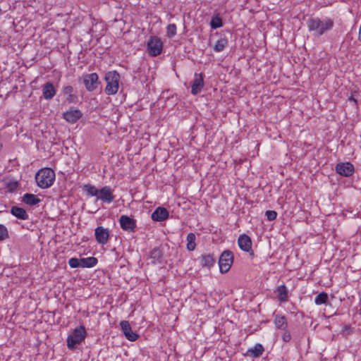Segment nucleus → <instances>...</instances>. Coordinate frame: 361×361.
<instances>
[{
  "label": "nucleus",
  "instance_id": "nucleus-1",
  "mask_svg": "<svg viewBox=\"0 0 361 361\" xmlns=\"http://www.w3.org/2000/svg\"><path fill=\"white\" fill-rule=\"evenodd\" d=\"M308 30L312 32V35L316 37H319L326 32L331 30L334 25V20L329 18H312L307 22Z\"/></svg>",
  "mask_w": 361,
  "mask_h": 361
},
{
  "label": "nucleus",
  "instance_id": "nucleus-2",
  "mask_svg": "<svg viewBox=\"0 0 361 361\" xmlns=\"http://www.w3.org/2000/svg\"><path fill=\"white\" fill-rule=\"evenodd\" d=\"M55 178L54 170L50 168H44L38 171L35 176V180L39 188L46 189L53 185Z\"/></svg>",
  "mask_w": 361,
  "mask_h": 361
},
{
  "label": "nucleus",
  "instance_id": "nucleus-3",
  "mask_svg": "<svg viewBox=\"0 0 361 361\" xmlns=\"http://www.w3.org/2000/svg\"><path fill=\"white\" fill-rule=\"evenodd\" d=\"M106 86L105 92L109 95L117 93L119 87L120 75L115 71H109L105 75Z\"/></svg>",
  "mask_w": 361,
  "mask_h": 361
},
{
  "label": "nucleus",
  "instance_id": "nucleus-4",
  "mask_svg": "<svg viewBox=\"0 0 361 361\" xmlns=\"http://www.w3.org/2000/svg\"><path fill=\"white\" fill-rule=\"evenodd\" d=\"M86 331L84 326H80L75 328L73 334L67 338V346L69 349L73 350L76 345L80 344L86 337Z\"/></svg>",
  "mask_w": 361,
  "mask_h": 361
},
{
  "label": "nucleus",
  "instance_id": "nucleus-5",
  "mask_svg": "<svg viewBox=\"0 0 361 361\" xmlns=\"http://www.w3.org/2000/svg\"><path fill=\"white\" fill-rule=\"evenodd\" d=\"M233 262V255L229 250H225L219 259V266L221 273H226L229 271Z\"/></svg>",
  "mask_w": 361,
  "mask_h": 361
},
{
  "label": "nucleus",
  "instance_id": "nucleus-6",
  "mask_svg": "<svg viewBox=\"0 0 361 361\" xmlns=\"http://www.w3.org/2000/svg\"><path fill=\"white\" fill-rule=\"evenodd\" d=\"M147 49L152 56L159 55L163 49V43L160 38L157 36L150 37L147 42Z\"/></svg>",
  "mask_w": 361,
  "mask_h": 361
},
{
  "label": "nucleus",
  "instance_id": "nucleus-7",
  "mask_svg": "<svg viewBox=\"0 0 361 361\" xmlns=\"http://www.w3.org/2000/svg\"><path fill=\"white\" fill-rule=\"evenodd\" d=\"M82 82L89 92L95 90L99 85V76L96 73L84 74L82 76Z\"/></svg>",
  "mask_w": 361,
  "mask_h": 361
},
{
  "label": "nucleus",
  "instance_id": "nucleus-8",
  "mask_svg": "<svg viewBox=\"0 0 361 361\" xmlns=\"http://www.w3.org/2000/svg\"><path fill=\"white\" fill-rule=\"evenodd\" d=\"M121 228L128 232H135L136 228V220L126 215L121 216L119 219Z\"/></svg>",
  "mask_w": 361,
  "mask_h": 361
},
{
  "label": "nucleus",
  "instance_id": "nucleus-9",
  "mask_svg": "<svg viewBox=\"0 0 361 361\" xmlns=\"http://www.w3.org/2000/svg\"><path fill=\"white\" fill-rule=\"evenodd\" d=\"M204 85V76L202 73H195L194 80L191 86V93L197 95L201 92Z\"/></svg>",
  "mask_w": 361,
  "mask_h": 361
},
{
  "label": "nucleus",
  "instance_id": "nucleus-10",
  "mask_svg": "<svg viewBox=\"0 0 361 361\" xmlns=\"http://www.w3.org/2000/svg\"><path fill=\"white\" fill-rule=\"evenodd\" d=\"M336 172L345 177H349L354 173V166L349 162L339 163L336 166Z\"/></svg>",
  "mask_w": 361,
  "mask_h": 361
},
{
  "label": "nucleus",
  "instance_id": "nucleus-11",
  "mask_svg": "<svg viewBox=\"0 0 361 361\" xmlns=\"http://www.w3.org/2000/svg\"><path fill=\"white\" fill-rule=\"evenodd\" d=\"M120 325L123 334L128 340L130 341H135L137 339L138 335L133 331L128 321H122Z\"/></svg>",
  "mask_w": 361,
  "mask_h": 361
},
{
  "label": "nucleus",
  "instance_id": "nucleus-12",
  "mask_svg": "<svg viewBox=\"0 0 361 361\" xmlns=\"http://www.w3.org/2000/svg\"><path fill=\"white\" fill-rule=\"evenodd\" d=\"M95 238L99 244H105L109 238V232L107 228L102 226H99L95 229Z\"/></svg>",
  "mask_w": 361,
  "mask_h": 361
},
{
  "label": "nucleus",
  "instance_id": "nucleus-13",
  "mask_svg": "<svg viewBox=\"0 0 361 361\" xmlns=\"http://www.w3.org/2000/svg\"><path fill=\"white\" fill-rule=\"evenodd\" d=\"M168 210L161 207L157 208L152 214L151 218L154 221H163L169 218Z\"/></svg>",
  "mask_w": 361,
  "mask_h": 361
},
{
  "label": "nucleus",
  "instance_id": "nucleus-14",
  "mask_svg": "<svg viewBox=\"0 0 361 361\" xmlns=\"http://www.w3.org/2000/svg\"><path fill=\"white\" fill-rule=\"evenodd\" d=\"M82 116V112L78 109H70L63 114V118L71 123H75Z\"/></svg>",
  "mask_w": 361,
  "mask_h": 361
},
{
  "label": "nucleus",
  "instance_id": "nucleus-15",
  "mask_svg": "<svg viewBox=\"0 0 361 361\" xmlns=\"http://www.w3.org/2000/svg\"><path fill=\"white\" fill-rule=\"evenodd\" d=\"M98 198H100L103 202L111 203L114 200V196L112 193L111 188L109 186H104L99 191Z\"/></svg>",
  "mask_w": 361,
  "mask_h": 361
},
{
  "label": "nucleus",
  "instance_id": "nucleus-16",
  "mask_svg": "<svg viewBox=\"0 0 361 361\" xmlns=\"http://www.w3.org/2000/svg\"><path fill=\"white\" fill-rule=\"evenodd\" d=\"M56 93V90L51 82H47L42 86V94L45 99H51L55 96Z\"/></svg>",
  "mask_w": 361,
  "mask_h": 361
},
{
  "label": "nucleus",
  "instance_id": "nucleus-17",
  "mask_svg": "<svg viewBox=\"0 0 361 361\" xmlns=\"http://www.w3.org/2000/svg\"><path fill=\"white\" fill-rule=\"evenodd\" d=\"M264 351V348L263 345L260 343H257L247 350L246 355L251 357H259L263 354Z\"/></svg>",
  "mask_w": 361,
  "mask_h": 361
},
{
  "label": "nucleus",
  "instance_id": "nucleus-18",
  "mask_svg": "<svg viewBox=\"0 0 361 361\" xmlns=\"http://www.w3.org/2000/svg\"><path fill=\"white\" fill-rule=\"evenodd\" d=\"M275 327L278 329H286L288 328L287 319L284 315L276 314L274 319Z\"/></svg>",
  "mask_w": 361,
  "mask_h": 361
},
{
  "label": "nucleus",
  "instance_id": "nucleus-19",
  "mask_svg": "<svg viewBox=\"0 0 361 361\" xmlns=\"http://www.w3.org/2000/svg\"><path fill=\"white\" fill-rule=\"evenodd\" d=\"M11 214L16 218L22 220H27L29 217L27 212L23 208L17 206H13L11 207Z\"/></svg>",
  "mask_w": 361,
  "mask_h": 361
},
{
  "label": "nucleus",
  "instance_id": "nucleus-20",
  "mask_svg": "<svg viewBox=\"0 0 361 361\" xmlns=\"http://www.w3.org/2000/svg\"><path fill=\"white\" fill-rule=\"evenodd\" d=\"M73 90L71 85H66L62 90L63 93L67 95L66 100L69 103H75L78 101V97L73 94Z\"/></svg>",
  "mask_w": 361,
  "mask_h": 361
},
{
  "label": "nucleus",
  "instance_id": "nucleus-21",
  "mask_svg": "<svg viewBox=\"0 0 361 361\" xmlns=\"http://www.w3.org/2000/svg\"><path fill=\"white\" fill-rule=\"evenodd\" d=\"M278 294V300L281 302H284L288 300V291L285 285H281L277 287L276 291Z\"/></svg>",
  "mask_w": 361,
  "mask_h": 361
},
{
  "label": "nucleus",
  "instance_id": "nucleus-22",
  "mask_svg": "<svg viewBox=\"0 0 361 361\" xmlns=\"http://www.w3.org/2000/svg\"><path fill=\"white\" fill-rule=\"evenodd\" d=\"M81 268H92L97 265L98 260L96 257H89L80 258Z\"/></svg>",
  "mask_w": 361,
  "mask_h": 361
},
{
  "label": "nucleus",
  "instance_id": "nucleus-23",
  "mask_svg": "<svg viewBox=\"0 0 361 361\" xmlns=\"http://www.w3.org/2000/svg\"><path fill=\"white\" fill-rule=\"evenodd\" d=\"M22 201L30 206H34L37 204L40 200L34 194L25 193L22 197Z\"/></svg>",
  "mask_w": 361,
  "mask_h": 361
},
{
  "label": "nucleus",
  "instance_id": "nucleus-24",
  "mask_svg": "<svg viewBox=\"0 0 361 361\" xmlns=\"http://www.w3.org/2000/svg\"><path fill=\"white\" fill-rule=\"evenodd\" d=\"M238 243L240 248H251L252 247L251 238L246 234L239 236Z\"/></svg>",
  "mask_w": 361,
  "mask_h": 361
},
{
  "label": "nucleus",
  "instance_id": "nucleus-25",
  "mask_svg": "<svg viewBox=\"0 0 361 361\" xmlns=\"http://www.w3.org/2000/svg\"><path fill=\"white\" fill-rule=\"evenodd\" d=\"M215 263V259L212 255H202L200 259V264L203 267H207L210 269L214 266Z\"/></svg>",
  "mask_w": 361,
  "mask_h": 361
},
{
  "label": "nucleus",
  "instance_id": "nucleus-26",
  "mask_svg": "<svg viewBox=\"0 0 361 361\" xmlns=\"http://www.w3.org/2000/svg\"><path fill=\"white\" fill-rule=\"evenodd\" d=\"M228 41L226 38H221L219 39L215 44L214 47V50L216 52H220L222 51L226 47L228 46Z\"/></svg>",
  "mask_w": 361,
  "mask_h": 361
},
{
  "label": "nucleus",
  "instance_id": "nucleus-27",
  "mask_svg": "<svg viewBox=\"0 0 361 361\" xmlns=\"http://www.w3.org/2000/svg\"><path fill=\"white\" fill-rule=\"evenodd\" d=\"M328 300V295L325 292L318 294L314 298V302L317 305L325 304Z\"/></svg>",
  "mask_w": 361,
  "mask_h": 361
},
{
  "label": "nucleus",
  "instance_id": "nucleus-28",
  "mask_svg": "<svg viewBox=\"0 0 361 361\" xmlns=\"http://www.w3.org/2000/svg\"><path fill=\"white\" fill-rule=\"evenodd\" d=\"M162 257L161 250H151L149 252V259H152V263L159 261Z\"/></svg>",
  "mask_w": 361,
  "mask_h": 361
},
{
  "label": "nucleus",
  "instance_id": "nucleus-29",
  "mask_svg": "<svg viewBox=\"0 0 361 361\" xmlns=\"http://www.w3.org/2000/svg\"><path fill=\"white\" fill-rule=\"evenodd\" d=\"M223 23L222 19L221 17L219 16V15H216L212 17L211 22H210V26L213 29H217L219 27H222Z\"/></svg>",
  "mask_w": 361,
  "mask_h": 361
},
{
  "label": "nucleus",
  "instance_id": "nucleus-30",
  "mask_svg": "<svg viewBox=\"0 0 361 361\" xmlns=\"http://www.w3.org/2000/svg\"><path fill=\"white\" fill-rule=\"evenodd\" d=\"M196 236L193 233H190L187 235V248H195Z\"/></svg>",
  "mask_w": 361,
  "mask_h": 361
},
{
  "label": "nucleus",
  "instance_id": "nucleus-31",
  "mask_svg": "<svg viewBox=\"0 0 361 361\" xmlns=\"http://www.w3.org/2000/svg\"><path fill=\"white\" fill-rule=\"evenodd\" d=\"M167 37L169 38L173 37L176 34V25L175 24H169L166 27Z\"/></svg>",
  "mask_w": 361,
  "mask_h": 361
},
{
  "label": "nucleus",
  "instance_id": "nucleus-32",
  "mask_svg": "<svg viewBox=\"0 0 361 361\" xmlns=\"http://www.w3.org/2000/svg\"><path fill=\"white\" fill-rule=\"evenodd\" d=\"M85 190L88 193V195L91 196H97L99 195V190L97 189L94 186L87 185L85 186Z\"/></svg>",
  "mask_w": 361,
  "mask_h": 361
},
{
  "label": "nucleus",
  "instance_id": "nucleus-33",
  "mask_svg": "<svg viewBox=\"0 0 361 361\" xmlns=\"http://www.w3.org/2000/svg\"><path fill=\"white\" fill-rule=\"evenodd\" d=\"M8 237V233L6 227L3 224H0V241Z\"/></svg>",
  "mask_w": 361,
  "mask_h": 361
},
{
  "label": "nucleus",
  "instance_id": "nucleus-34",
  "mask_svg": "<svg viewBox=\"0 0 361 361\" xmlns=\"http://www.w3.org/2000/svg\"><path fill=\"white\" fill-rule=\"evenodd\" d=\"M18 187V183L17 181H11L6 184V188L8 192H13L16 190Z\"/></svg>",
  "mask_w": 361,
  "mask_h": 361
},
{
  "label": "nucleus",
  "instance_id": "nucleus-35",
  "mask_svg": "<svg viewBox=\"0 0 361 361\" xmlns=\"http://www.w3.org/2000/svg\"><path fill=\"white\" fill-rule=\"evenodd\" d=\"M80 259L72 257L68 260V264L71 268H78L80 267Z\"/></svg>",
  "mask_w": 361,
  "mask_h": 361
},
{
  "label": "nucleus",
  "instance_id": "nucleus-36",
  "mask_svg": "<svg viewBox=\"0 0 361 361\" xmlns=\"http://www.w3.org/2000/svg\"><path fill=\"white\" fill-rule=\"evenodd\" d=\"M265 215L267 216V220L274 221L276 219L277 213L274 210H268L266 212Z\"/></svg>",
  "mask_w": 361,
  "mask_h": 361
},
{
  "label": "nucleus",
  "instance_id": "nucleus-37",
  "mask_svg": "<svg viewBox=\"0 0 361 361\" xmlns=\"http://www.w3.org/2000/svg\"><path fill=\"white\" fill-rule=\"evenodd\" d=\"M283 333L282 334V340L285 343H288L291 340V334L289 330H288V328L286 329H283Z\"/></svg>",
  "mask_w": 361,
  "mask_h": 361
},
{
  "label": "nucleus",
  "instance_id": "nucleus-38",
  "mask_svg": "<svg viewBox=\"0 0 361 361\" xmlns=\"http://www.w3.org/2000/svg\"><path fill=\"white\" fill-rule=\"evenodd\" d=\"M358 38H359V40L361 42V24H360V27Z\"/></svg>",
  "mask_w": 361,
  "mask_h": 361
},
{
  "label": "nucleus",
  "instance_id": "nucleus-39",
  "mask_svg": "<svg viewBox=\"0 0 361 361\" xmlns=\"http://www.w3.org/2000/svg\"><path fill=\"white\" fill-rule=\"evenodd\" d=\"M245 250V251H247V252L251 251V252H250V255H254L253 250H249V249H247V250Z\"/></svg>",
  "mask_w": 361,
  "mask_h": 361
},
{
  "label": "nucleus",
  "instance_id": "nucleus-40",
  "mask_svg": "<svg viewBox=\"0 0 361 361\" xmlns=\"http://www.w3.org/2000/svg\"><path fill=\"white\" fill-rule=\"evenodd\" d=\"M350 100H353V101H354L355 102H356V101H355L353 97H351V98H350Z\"/></svg>",
  "mask_w": 361,
  "mask_h": 361
}]
</instances>
